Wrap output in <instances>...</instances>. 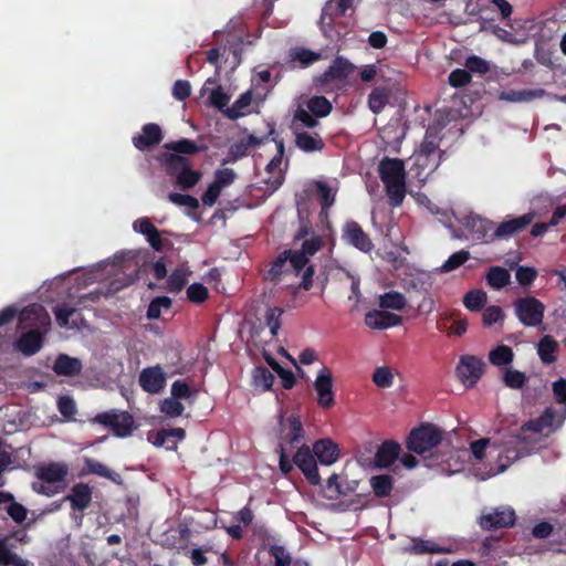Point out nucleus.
<instances>
[{
	"mask_svg": "<svg viewBox=\"0 0 566 566\" xmlns=\"http://www.w3.org/2000/svg\"><path fill=\"white\" fill-rule=\"evenodd\" d=\"M503 318H504V313H503L502 308L497 305L488 306L482 314V321H483V325L485 327H490L493 324L502 321Z\"/></svg>",
	"mask_w": 566,
	"mask_h": 566,
	"instance_id": "63",
	"label": "nucleus"
},
{
	"mask_svg": "<svg viewBox=\"0 0 566 566\" xmlns=\"http://www.w3.org/2000/svg\"><path fill=\"white\" fill-rule=\"evenodd\" d=\"M51 325V317L41 305L33 304L23 308L19 314V328L23 332L17 339L14 347L24 356L36 354L43 346L44 333Z\"/></svg>",
	"mask_w": 566,
	"mask_h": 566,
	"instance_id": "1",
	"label": "nucleus"
},
{
	"mask_svg": "<svg viewBox=\"0 0 566 566\" xmlns=\"http://www.w3.org/2000/svg\"><path fill=\"white\" fill-rule=\"evenodd\" d=\"M291 57L293 61L298 62L303 67H306L321 60L322 54L305 48H296L291 52Z\"/></svg>",
	"mask_w": 566,
	"mask_h": 566,
	"instance_id": "45",
	"label": "nucleus"
},
{
	"mask_svg": "<svg viewBox=\"0 0 566 566\" xmlns=\"http://www.w3.org/2000/svg\"><path fill=\"white\" fill-rule=\"evenodd\" d=\"M148 441L155 447H166L167 450H175L177 448V441L169 437L167 429H161L157 432L150 431L148 433Z\"/></svg>",
	"mask_w": 566,
	"mask_h": 566,
	"instance_id": "51",
	"label": "nucleus"
},
{
	"mask_svg": "<svg viewBox=\"0 0 566 566\" xmlns=\"http://www.w3.org/2000/svg\"><path fill=\"white\" fill-rule=\"evenodd\" d=\"M354 71V65L343 56H337L327 70L319 76L318 82L326 84L333 81H345Z\"/></svg>",
	"mask_w": 566,
	"mask_h": 566,
	"instance_id": "18",
	"label": "nucleus"
},
{
	"mask_svg": "<svg viewBox=\"0 0 566 566\" xmlns=\"http://www.w3.org/2000/svg\"><path fill=\"white\" fill-rule=\"evenodd\" d=\"M406 304V297L400 292L390 291L379 297V306L381 308L401 311L405 308Z\"/></svg>",
	"mask_w": 566,
	"mask_h": 566,
	"instance_id": "40",
	"label": "nucleus"
},
{
	"mask_svg": "<svg viewBox=\"0 0 566 566\" xmlns=\"http://www.w3.org/2000/svg\"><path fill=\"white\" fill-rule=\"evenodd\" d=\"M313 452L321 464L332 465L339 458V448L332 439H319L313 444Z\"/></svg>",
	"mask_w": 566,
	"mask_h": 566,
	"instance_id": "20",
	"label": "nucleus"
},
{
	"mask_svg": "<svg viewBox=\"0 0 566 566\" xmlns=\"http://www.w3.org/2000/svg\"><path fill=\"white\" fill-rule=\"evenodd\" d=\"M209 296L208 289L201 283H192L187 289V297L192 303H203Z\"/></svg>",
	"mask_w": 566,
	"mask_h": 566,
	"instance_id": "58",
	"label": "nucleus"
},
{
	"mask_svg": "<svg viewBox=\"0 0 566 566\" xmlns=\"http://www.w3.org/2000/svg\"><path fill=\"white\" fill-rule=\"evenodd\" d=\"M164 138L163 130L159 125L155 123L145 124L142 127V133L133 137V145L138 150H147L161 143Z\"/></svg>",
	"mask_w": 566,
	"mask_h": 566,
	"instance_id": "17",
	"label": "nucleus"
},
{
	"mask_svg": "<svg viewBox=\"0 0 566 566\" xmlns=\"http://www.w3.org/2000/svg\"><path fill=\"white\" fill-rule=\"evenodd\" d=\"M85 474H95V475L105 478L115 484L123 483V479L119 473L112 471L105 464H103L92 458L84 459V467L82 470V475H85Z\"/></svg>",
	"mask_w": 566,
	"mask_h": 566,
	"instance_id": "24",
	"label": "nucleus"
},
{
	"mask_svg": "<svg viewBox=\"0 0 566 566\" xmlns=\"http://www.w3.org/2000/svg\"><path fill=\"white\" fill-rule=\"evenodd\" d=\"M294 253L292 249H286L279 253L271 262L269 270L264 273V280L273 284H279L284 275L294 274L295 276L304 269L294 264Z\"/></svg>",
	"mask_w": 566,
	"mask_h": 566,
	"instance_id": "8",
	"label": "nucleus"
},
{
	"mask_svg": "<svg viewBox=\"0 0 566 566\" xmlns=\"http://www.w3.org/2000/svg\"><path fill=\"white\" fill-rule=\"evenodd\" d=\"M516 522L515 511L510 506H499L479 517L478 524L483 531L512 527Z\"/></svg>",
	"mask_w": 566,
	"mask_h": 566,
	"instance_id": "10",
	"label": "nucleus"
},
{
	"mask_svg": "<svg viewBox=\"0 0 566 566\" xmlns=\"http://www.w3.org/2000/svg\"><path fill=\"white\" fill-rule=\"evenodd\" d=\"M201 177V172L191 169L189 165L187 168L180 171V174H178V176H176L174 179L178 188H180L181 190H189L199 182Z\"/></svg>",
	"mask_w": 566,
	"mask_h": 566,
	"instance_id": "35",
	"label": "nucleus"
},
{
	"mask_svg": "<svg viewBox=\"0 0 566 566\" xmlns=\"http://www.w3.org/2000/svg\"><path fill=\"white\" fill-rule=\"evenodd\" d=\"M289 431L284 434L283 440L287 443L293 444L298 442L303 438V424L297 416H291L287 418Z\"/></svg>",
	"mask_w": 566,
	"mask_h": 566,
	"instance_id": "47",
	"label": "nucleus"
},
{
	"mask_svg": "<svg viewBox=\"0 0 566 566\" xmlns=\"http://www.w3.org/2000/svg\"><path fill=\"white\" fill-rule=\"evenodd\" d=\"M56 322L61 327L69 325L70 318L76 313V308L67 304L57 305L53 308Z\"/></svg>",
	"mask_w": 566,
	"mask_h": 566,
	"instance_id": "61",
	"label": "nucleus"
},
{
	"mask_svg": "<svg viewBox=\"0 0 566 566\" xmlns=\"http://www.w3.org/2000/svg\"><path fill=\"white\" fill-rule=\"evenodd\" d=\"M294 135L295 146L304 153L322 151L325 146L323 138L316 132L311 133L296 128Z\"/></svg>",
	"mask_w": 566,
	"mask_h": 566,
	"instance_id": "22",
	"label": "nucleus"
},
{
	"mask_svg": "<svg viewBox=\"0 0 566 566\" xmlns=\"http://www.w3.org/2000/svg\"><path fill=\"white\" fill-rule=\"evenodd\" d=\"M468 234L474 241L489 242L492 240V231L494 230V223L484 219L480 216H467L462 222Z\"/></svg>",
	"mask_w": 566,
	"mask_h": 566,
	"instance_id": "15",
	"label": "nucleus"
},
{
	"mask_svg": "<svg viewBox=\"0 0 566 566\" xmlns=\"http://www.w3.org/2000/svg\"><path fill=\"white\" fill-rule=\"evenodd\" d=\"M315 186L322 206L321 216L327 217L329 208L335 202V193L326 182L316 181Z\"/></svg>",
	"mask_w": 566,
	"mask_h": 566,
	"instance_id": "36",
	"label": "nucleus"
},
{
	"mask_svg": "<svg viewBox=\"0 0 566 566\" xmlns=\"http://www.w3.org/2000/svg\"><path fill=\"white\" fill-rule=\"evenodd\" d=\"M352 7V0H328L323 9L321 20L328 18L333 21L337 17L345 15L346 11Z\"/></svg>",
	"mask_w": 566,
	"mask_h": 566,
	"instance_id": "30",
	"label": "nucleus"
},
{
	"mask_svg": "<svg viewBox=\"0 0 566 566\" xmlns=\"http://www.w3.org/2000/svg\"><path fill=\"white\" fill-rule=\"evenodd\" d=\"M469 73L486 74L490 71L489 63L478 55H471L465 60L464 64Z\"/></svg>",
	"mask_w": 566,
	"mask_h": 566,
	"instance_id": "59",
	"label": "nucleus"
},
{
	"mask_svg": "<svg viewBox=\"0 0 566 566\" xmlns=\"http://www.w3.org/2000/svg\"><path fill=\"white\" fill-rule=\"evenodd\" d=\"M409 451L423 455L427 467L440 465L447 461L446 454H434L432 450L442 444V431L431 423L421 424L410 431L407 438Z\"/></svg>",
	"mask_w": 566,
	"mask_h": 566,
	"instance_id": "2",
	"label": "nucleus"
},
{
	"mask_svg": "<svg viewBox=\"0 0 566 566\" xmlns=\"http://www.w3.org/2000/svg\"><path fill=\"white\" fill-rule=\"evenodd\" d=\"M248 150L249 148L243 139L232 144L229 148L227 158L223 160V164L235 163L237 160L245 157Z\"/></svg>",
	"mask_w": 566,
	"mask_h": 566,
	"instance_id": "64",
	"label": "nucleus"
},
{
	"mask_svg": "<svg viewBox=\"0 0 566 566\" xmlns=\"http://www.w3.org/2000/svg\"><path fill=\"white\" fill-rule=\"evenodd\" d=\"M471 74L467 69H455L449 74V84L452 87H463L471 82Z\"/></svg>",
	"mask_w": 566,
	"mask_h": 566,
	"instance_id": "62",
	"label": "nucleus"
},
{
	"mask_svg": "<svg viewBox=\"0 0 566 566\" xmlns=\"http://www.w3.org/2000/svg\"><path fill=\"white\" fill-rule=\"evenodd\" d=\"M486 283L494 290H500L511 282L510 272L502 266H491L485 275Z\"/></svg>",
	"mask_w": 566,
	"mask_h": 566,
	"instance_id": "31",
	"label": "nucleus"
},
{
	"mask_svg": "<svg viewBox=\"0 0 566 566\" xmlns=\"http://www.w3.org/2000/svg\"><path fill=\"white\" fill-rule=\"evenodd\" d=\"M306 107L316 117H326L333 109L331 102L322 95L311 97Z\"/></svg>",
	"mask_w": 566,
	"mask_h": 566,
	"instance_id": "37",
	"label": "nucleus"
},
{
	"mask_svg": "<svg viewBox=\"0 0 566 566\" xmlns=\"http://www.w3.org/2000/svg\"><path fill=\"white\" fill-rule=\"evenodd\" d=\"M488 301L486 293L482 290H471L463 297L464 306L472 312L481 311Z\"/></svg>",
	"mask_w": 566,
	"mask_h": 566,
	"instance_id": "42",
	"label": "nucleus"
},
{
	"mask_svg": "<svg viewBox=\"0 0 566 566\" xmlns=\"http://www.w3.org/2000/svg\"><path fill=\"white\" fill-rule=\"evenodd\" d=\"M324 247L323 237L313 234L311 238L303 240L301 249L293 250L294 264L303 266L304 272L302 281L298 285L304 291H310L313 286V276L315 274L314 265L310 264V256L316 254Z\"/></svg>",
	"mask_w": 566,
	"mask_h": 566,
	"instance_id": "5",
	"label": "nucleus"
},
{
	"mask_svg": "<svg viewBox=\"0 0 566 566\" xmlns=\"http://www.w3.org/2000/svg\"><path fill=\"white\" fill-rule=\"evenodd\" d=\"M484 361L473 355H462L457 366V376L467 387H473L484 371Z\"/></svg>",
	"mask_w": 566,
	"mask_h": 566,
	"instance_id": "11",
	"label": "nucleus"
},
{
	"mask_svg": "<svg viewBox=\"0 0 566 566\" xmlns=\"http://www.w3.org/2000/svg\"><path fill=\"white\" fill-rule=\"evenodd\" d=\"M168 200L177 206H185L192 210H197L199 208V200L190 195H184L178 192H170L168 195Z\"/></svg>",
	"mask_w": 566,
	"mask_h": 566,
	"instance_id": "60",
	"label": "nucleus"
},
{
	"mask_svg": "<svg viewBox=\"0 0 566 566\" xmlns=\"http://www.w3.org/2000/svg\"><path fill=\"white\" fill-rule=\"evenodd\" d=\"M469 258L470 253L468 251L460 250L449 256V259L442 264L441 271L444 273L451 272L464 264Z\"/></svg>",
	"mask_w": 566,
	"mask_h": 566,
	"instance_id": "55",
	"label": "nucleus"
},
{
	"mask_svg": "<svg viewBox=\"0 0 566 566\" xmlns=\"http://www.w3.org/2000/svg\"><path fill=\"white\" fill-rule=\"evenodd\" d=\"M342 239L364 253H369L374 249V243L369 235L364 231L361 226L354 220H348L344 224Z\"/></svg>",
	"mask_w": 566,
	"mask_h": 566,
	"instance_id": "13",
	"label": "nucleus"
},
{
	"mask_svg": "<svg viewBox=\"0 0 566 566\" xmlns=\"http://www.w3.org/2000/svg\"><path fill=\"white\" fill-rule=\"evenodd\" d=\"M558 343L549 335L543 336L537 344V354L541 360L553 364L557 360Z\"/></svg>",
	"mask_w": 566,
	"mask_h": 566,
	"instance_id": "28",
	"label": "nucleus"
},
{
	"mask_svg": "<svg viewBox=\"0 0 566 566\" xmlns=\"http://www.w3.org/2000/svg\"><path fill=\"white\" fill-rule=\"evenodd\" d=\"M401 322V316L387 311L373 310L365 315L366 325L373 329H387L400 325Z\"/></svg>",
	"mask_w": 566,
	"mask_h": 566,
	"instance_id": "19",
	"label": "nucleus"
},
{
	"mask_svg": "<svg viewBox=\"0 0 566 566\" xmlns=\"http://www.w3.org/2000/svg\"><path fill=\"white\" fill-rule=\"evenodd\" d=\"M210 104L218 108L222 114L223 111L228 107V104L230 102V95H228L221 86H218L217 88L212 90L210 96H209Z\"/></svg>",
	"mask_w": 566,
	"mask_h": 566,
	"instance_id": "57",
	"label": "nucleus"
},
{
	"mask_svg": "<svg viewBox=\"0 0 566 566\" xmlns=\"http://www.w3.org/2000/svg\"><path fill=\"white\" fill-rule=\"evenodd\" d=\"M543 431H544V427L541 423L539 419L538 418L531 419L521 427L518 433L512 434L510 437L506 444H514V446L520 447L521 449H525V447L530 443V441L525 437L524 433H526V432L542 433Z\"/></svg>",
	"mask_w": 566,
	"mask_h": 566,
	"instance_id": "27",
	"label": "nucleus"
},
{
	"mask_svg": "<svg viewBox=\"0 0 566 566\" xmlns=\"http://www.w3.org/2000/svg\"><path fill=\"white\" fill-rule=\"evenodd\" d=\"M378 174L385 186L389 205L391 207H399L407 191L403 161L399 158L385 157L378 165Z\"/></svg>",
	"mask_w": 566,
	"mask_h": 566,
	"instance_id": "3",
	"label": "nucleus"
},
{
	"mask_svg": "<svg viewBox=\"0 0 566 566\" xmlns=\"http://www.w3.org/2000/svg\"><path fill=\"white\" fill-rule=\"evenodd\" d=\"M94 422L111 428L114 436L118 438L129 437L137 429L134 417L128 411L116 409L97 413Z\"/></svg>",
	"mask_w": 566,
	"mask_h": 566,
	"instance_id": "7",
	"label": "nucleus"
},
{
	"mask_svg": "<svg viewBox=\"0 0 566 566\" xmlns=\"http://www.w3.org/2000/svg\"><path fill=\"white\" fill-rule=\"evenodd\" d=\"M413 554H442L447 549L439 546L437 543L428 539L416 538L412 541V547L410 548Z\"/></svg>",
	"mask_w": 566,
	"mask_h": 566,
	"instance_id": "48",
	"label": "nucleus"
},
{
	"mask_svg": "<svg viewBox=\"0 0 566 566\" xmlns=\"http://www.w3.org/2000/svg\"><path fill=\"white\" fill-rule=\"evenodd\" d=\"M53 370L60 376H76L82 370V364L77 358L61 354L54 361Z\"/></svg>",
	"mask_w": 566,
	"mask_h": 566,
	"instance_id": "26",
	"label": "nucleus"
},
{
	"mask_svg": "<svg viewBox=\"0 0 566 566\" xmlns=\"http://www.w3.org/2000/svg\"><path fill=\"white\" fill-rule=\"evenodd\" d=\"M62 501L70 502V517L76 527L80 528L83 525L85 511L90 507L93 501V488L83 482L76 483L71 488L70 493Z\"/></svg>",
	"mask_w": 566,
	"mask_h": 566,
	"instance_id": "6",
	"label": "nucleus"
},
{
	"mask_svg": "<svg viewBox=\"0 0 566 566\" xmlns=\"http://www.w3.org/2000/svg\"><path fill=\"white\" fill-rule=\"evenodd\" d=\"M318 125V119L307 108L298 106L293 115V129L314 128Z\"/></svg>",
	"mask_w": 566,
	"mask_h": 566,
	"instance_id": "41",
	"label": "nucleus"
},
{
	"mask_svg": "<svg viewBox=\"0 0 566 566\" xmlns=\"http://www.w3.org/2000/svg\"><path fill=\"white\" fill-rule=\"evenodd\" d=\"M502 380L504 386L507 388L521 389L525 386L527 378L524 373L517 369L506 368L504 370Z\"/></svg>",
	"mask_w": 566,
	"mask_h": 566,
	"instance_id": "44",
	"label": "nucleus"
},
{
	"mask_svg": "<svg viewBox=\"0 0 566 566\" xmlns=\"http://www.w3.org/2000/svg\"><path fill=\"white\" fill-rule=\"evenodd\" d=\"M533 220L532 213H525L521 217L501 222L492 232V240L497 238H509L523 231Z\"/></svg>",
	"mask_w": 566,
	"mask_h": 566,
	"instance_id": "21",
	"label": "nucleus"
},
{
	"mask_svg": "<svg viewBox=\"0 0 566 566\" xmlns=\"http://www.w3.org/2000/svg\"><path fill=\"white\" fill-rule=\"evenodd\" d=\"M373 381L379 388H389L394 382V374L387 366L377 367L373 374Z\"/></svg>",
	"mask_w": 566,
	"mask_h": 566,
	"instance_id": "53",
	"label": "nucleus"
},
{
	"mask_svg": "<svg viewBox=\"0 0 566 566\" xmlns=\"http://www.w3.org/2000/svg\"><path fill=\"white\" fill-rule=\"evenodd\" d=\"M159 409L167 417L177 418L182 415L185 407L178 399L170 397L160 402Z\"/></svg>",
	"mask_w": 566,
	"mask_h": 566,
	"instance_id": "52",
	"label": "nucleus"
},
{
	"mask_svg": "<svg viewBox=\"0 0 566 566\" xmlns=\"http://www.w3.org/2000/svg\"><path fill=\"white\" fill-rule=\"evenodd\" d=\"M251 102H252L251 92L250 91L244 92L238 97V99L232 104L231 107L226 108V111H223V115L226 117H228L229 119L235 120L239 117H242L245 115L244 109L250 106Z\"/></svg>",
	"mask_w": 566,
	"mask_h": 566,
	"instance_id": "34",
	"label": "nucleus"
},
{
	"mask_svg": "<svg viewBox=\"0 0 566 566\" xmlns=\"http://www.w3.org/2000/svg\"><path fill=\"white\" fill-rule=\"evenodd\" d=\"M253 380L256 387H262L263 390H269L274 382V376L268 368L256 367L253 370Z\"/></svg>",
	"mask_w": 566,
	"mask_h": 566,
	"instance_id": "54",
	"label": "nucleus"
},
{
	"mask_svg": "<svg viewBox=\"0 0 566 566\" xmlns=\"http://www.w3.org/2000/svg\"><path fill=\"white\" fill-rule=\"evenodd\" d=\"M514 353L510 346L497 345L489 353V360L494 366H506L513 361Z\"/></svg>",
	"mask_w": 566,
	"mask_h": 566,
	"instance_id": "38",
	"label": "nucleus"
},
{
	"mask_svg": "<svg viewBox=\"0 0 566 566\" xmlns=\"http://www.w3.org/2000/svg\"><path fill=\"white\" fill-rule=\"evenodd\" d=\"M544 305L533 296L518 298L515 303V313L525 326H537L543 322Z\"/></svg>",
	"mask_w": 566,
	"mask_h": 566,
	"instance_id": "9",
	"label": "nucleus"
},
{
	"mask_svg": "<svg viewBox=\"0 0 566 566\" xmlns=\"http://www.w3.org/2000/svg\"><path fill=\"white\" fill-rule=\"evenodd\" d=\"M189 274L190 272L187 269H175L168 277L167 290L174 294L181 292L188 283Z\"/></svg>",
	"mask_w": 566,
	"mask_h": 566,
	"instance_id": "39",
	"label": "nucleus"
},
{
	"mask_svg": "<svg viewBox=\"0 0 566 566\" xmlns=\"http://www.w3.org/2000/svg\"><path fill=\"white\" fill-rule=\"evenodd\" d=\"M69 467L64 462H49L35 468V478L41 483L33 482L32 490L41 495L53 496L65 488Z\"/></svg>",
	"mask_w": 566,
	"mask_h": 566,
	"instance_id": "4",
	"label": "nucleus"
},
{
	"mask_svg": "<svg viewBox=\"0 0 566 566\" xmlns=\"http://www.w3.org/2000/svg\"><path fill=\"white\" fill-rule=\"evenodd\" d=\"M165 148L177 155H195L208 149L207 145H198L195 140L181 138L165 145Z\"/></svg>",
	"mask_w": 566,
	"mask_h": 566,
	"instance_id": "29",
	"label": "nucleus"
},
{
	"mask_svg": "<svg viewBox=\"0 0 566 566\" xmlns=\"http://www.w3.org/2000/svg\"><path fill=\"white\" fill-rule=\"evenodd\" d=\"M166 174L172 178L190 165L189 159L172 153H164L158 157Z\"/></svg>",
	"mask_w": 566,
	"mask_h": 566,
	"instance_id": "25",
	"label": "nucleus"
},
{
	"mask_svg": "<svg viewBox=\"0 0 566 566\" xmlns=\"http://www.w3.org/2000/svg\"><path fill=\"white\" fill-rule=\"evenodd\" d=\"M388 103V93L386 88L376 87L368 96V106L374 114L382 112Z\"/></svg>",
	"mask_w": 566,
	"mask_h": 566,
	"instance_id": "43",
	"label": "nucleus"
},
{
	"mask_svg": "<svg viewBox=\"0 0 566 566\" xmlns=\"http://www.w3.org/2000/svg\"><path fill=\"white\" fill-rule=\"evenodd\" d=\"M544 94L543 90H522V91H503L500 94V99L520 103V102H528L536 97H539Z\"/></svg>",
	"mask_w": 566,
	"mask_h": 566,
	"instance_id": "33",
	"label": "nucleus"
},
{
	"mask_svg": "<svg viewBox=\"0 0 566 566\" xmlns=\"http://www.w3.org/2000/svg\"><path fill=\"white\" fill-rule=\"evenodd\" d=\"M439 132L437 128L429 127L426 132L423 142L420 145V151L426 155H432L439 147Z\"/></svg>",
	"mask_w": 566,
	"mask_h": 566,
	"instance_id": "49",
	"label": "nucleus"
},
{
	"mask_svg": "<svg viewBox=\"0 0 566 566\" xmlns=\"http://www.w3.org/2000/svg\"><path fill=\"white\" fill-rule=\"evenodd\" d=\"M374 494L377 497H387L394 489V479L389 474L374 475L369 480Z\"/></svg>",
	"mask_w": 566,
	"mask_h": 566,
	"instance_id": "32",
	"label": "nucleus"
},
{
	"mask_svg": "<svg viewBox=\"0 0 566 566\" xmlns=\"http://www.w3.org/2000/svg\"><path fill=\"white\" fill-rule=\"evenodd\" d=\"M314 389L317 394V403L323 409H331L335 405L333 390V374L328 367H323L314 381Z\"/></svg>",
	"mask_w": 566,
	"mask_h": 566,
	"instance_id": "14",
	"label": "nucleus"
},
{
	"mask_svg": "<svg viewBox=\"0 0 566 566\" xmlns=\"http://www.w3.org/2000/svg\"><path fill=\"white\" fill-rule=\"evenodd\" d=\"M284 311L281 307L274 306L270 307L266 311L265 321L266 325L270 328V332L272 336H276L280 327H281V316L283 315Z\"/></svg>",
	"mask_w": 566,
	"mask_h": 566,
	"instance_id": "56",
	"label": "nucleus"
},
{
	"mask_svg": "<svg viewBox=\"0 0 566 566\" xmlns=\"http://www.w3.org/2000/svg\"><path fill=\"white\" fill-rule=\"evenodd\" d=\"M400 451L401 448L398 442L394 440L384 441L375 454V465L379 469L390 467L399 458Z\"/></svg>",
	"mask_w": 566,
	"mask_h": 566,
	"instance_id": "23",
	"label": "nucleus"
},
{
	"mask_svg": "<svg viewBox=\"0 0 566 566\" xmlns=\"http://www.w3.org/2000/svg\"><path fill=\"white\" fill-rule=\"evenodd\" d=\"M171 300L168 296H157L148 305L146 316L149 319H157L161 315V308H170Z\"/></svg>",
	"mask_w": 566,
	"mask_h": 566,
	"instance_id": "50",
	"label": "nucleus"
},
{
	"mask_svg": "<svg viewBox=\"0 0 566 566\" xmlns=\"http://www.w3.org/2000/svg\"><path fill=\"white\" fill-rule=\"evenodd\" d=\"M171 397L175 399H193L196 398L198 390L195 388H191L187 382H185L181 379H177L172 382L170 388Z\"/></svg>",
	"mask_w": 566,
	"mask_h": 566,
	"instance_id": "46",
	"label": "nucleus"
},
{
	"mask_svg": "<svg viewBox=\"0 0 566 566\" xmlns=\"http://www.w3.org/2000/svg\"><path fill=\"white\" fill-rule=\"evenodd\" d=\"M139 385L148 394H158L166 386V375L160 365L146 367L139 374Z\"/></svg>",
	"mask_w": 566,
	"mask_h": 566,
	"instance_id": "16",
	"label": "nucleus"
},
{
	"mask_svg": "<svg viewBox=\"0 0 566 566\" xmlns=\"http://www.w3.org/2000/svg\"><path fill=\"white\" fill-rule=\"evenodd\" d=\"M293 463L302 471L310 484H321L322 480L318 473L315 454L307 444H303L298 448L293 457Z\"/></svg>",
	"mask_w": 566,
	"mask_h": 566,
	"instance_id": "12",
	"label": "nucleus"
}]
</instances>
